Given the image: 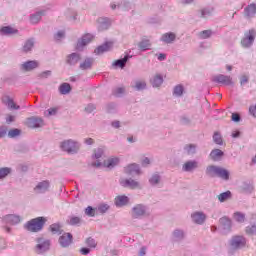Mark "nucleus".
Instances as JSON below:
<instances>
[{"mask_svg":"<svg viewBox=\"0 0 256 256\" xmlns=\"http://www.w3.org/2000/svg\"><path fill=\"white\" fill-rule=\"evenodd\" d=\"M206 175L212 178L218 177L219 179H222V181H229L231 173L229 172V170L221 166L210 165L206 168Z\"/></svg>","mask_w":256,"mask_h":256,"instance_id":"f257e3e1","label":"nucleus"},{"mask_svg":"<svg viewBox=\"0 0 256 256\" xmlns=\"http://www.w3.org/2000/svg\"><path fill=\"white\" fill-rule=\"evenodd\" d=\"M60 149L68 155H77L81 151V142L74 139L63 140L60 143Z\"/></svg>","mask_w":256,"mask_h":256,"instance_id":"f03ea898","label":"nucleus"},{"mask_svg":"<svg viewBox=\"0 0 256 256\" xmlns=\"http://www.w3.org/2000/svg\"><path fill=\"white\" fill-rule=\"evenodd\" d=\"M45 223H47V218L45 217L33 218L24 224V229L30 231V233H39L45 227Z\"/></svg>","mask_w":256,"mask_h":256,"instance_id":"7ed1b4c3","label":"nucleus"},{"mask_svg":"<svg viewBox=\"0 0 256 256\" xmlns=\"http://www.w3.org/2000/svg\"><path fill=\"white\" fill-rule=\"evenodd\" d=\"M256 39V29L251 28L244 32V36L240 41V45L243 49H251L255 43Z\"/></svg>","mask_w":256,"mask_h":256,"instance_id":"20e7f679","label":"nucleus"},{"mask_svg":"<svg viewBox=\"0 0 256 256\" xmlns=\"http://www.w3.org/2000/svg\"><path fill=\"white\" fill-rule=\"evenodd\" d=\"M149 215V207L143 203L135 204L130 210L132 219H143Z\"/></svg>","mask_w":256,"mask_h":256,"instance_id":"39448f33","label":"nucleus"},{"mask_svg":"<svg viewBox=\"0 0 256 256\" xmlns=\"http://www.w3.org/2000/svg\"><path fill=\"white\" fill-rule=\"evenodd\" d=\"M35 246V253L37 255H43V253H47L51 249V240L46 238H37Z\"/></svg>","mask_w":256,"mask_h":256,"instance_id":"423d86ee","label":"nucleus"},{"mask_svg":"<svg viewBox=\"0 0 256 256\" xmlns=\"http://www.w3.org/2000/svg\"><path fill=\"white\" fill-rule=\"evenodd\" d=\"M58 243L62 249H69L73 245V234L64 232L59 238Z\"/></svg>","mask_w":256,"mask_h":256,"instance_id":"0eeeda50","label":"nucleus"},{"mask_svg":"<svg viewBox=\"0 0 256 256\" xmlns=\"http://www.w3.org/2000/svg\"><path fill=\"white\" fill-rule=\"evenodd\" d=\"M49 189H51V181L42 180L34 187V193L37 195H45V193L49 192Z\"/></svg>","mask_w":256,"mask_h":256,"instance_id":"6e6552de","label":"nucleus"},{"mask_svg":"<svg viewBox=\"0 0 256 256\" xmlns=\"http://www.w3.org/2000/svg\"><path fill=\"white\" fill-rule=\"evenodd\" d=\"M103 164V167H107L108 169H113V167H117L119 165V158H109L108 160H105L103 163H101L99 160L96 162H93L94 167H101Z\"/></svg>","mask_w":256,"mask_h":256,"instance_id":"1a4fd4ad","label":"nucleus"},{"mask_svg":"<svg viewBox=\"0 0 256 256\" xmlns=\"http://www.w3.org/2000/svg\"><path fill=\"white\" fill-rule=\"evenodd\" d=\"M213 83H219L220 85L230 86L233 85V78L231 76L218 74L212 77Z\"/></svg>","mask_w":256,"mask_h":256,"instance_id":"9d476101","label":"nucleus"},{"mask_svg":"<svg viewBox=\"0 0 256 256\" xmlns=\"http://www.w3.org/2000/svg\"><path fill=\"white\" fill-rule=\"evenodd\" d=\"M247 240L243 236H233L230 240V247L232 249H241L245 247Z\"/></svg>","mask_w":256,"mask_h":256,"instance_id":"9b49d317","label":"nucleus"},{"mask_svg":"<svg viewBox=\"0 0 256 256\" xmlns=\"http://www.w3.org/2000/svg\"><path fill=\"white\" fill-rule=\"evenodd\" d=\"M93 39H95V35L91 33L83 35L81 39L78 40L76 49H78V51H81V49H83V47H86V45H89V43H91Z\"/></svg>","mask_w":256,"mask_h":256,"instance_id":"f8f14e48","label":"nucleus"},{"mask_svg":"<svg viewBox=\"0 0 256 256\" xmlns=\"http://www.w3.org/2000/svg\"><path fill=\"white\" fill-rule=\"evenodd\" d=\"M120 185H121V187H125V188L132 189V190L141 189V183H139L138 181H136L132 178L121 179Z\"/></svg>","mask_w":256,"mask_h":256,"instance_id":"ddd939ff","label":"nucleus"},{"mask_svg":"<svg viewBox=\"0 0 256 256\" xmlns=\"http://www.w3.org/2000/svg\"><path fill=\"white\" fill-rule=\"evenodd\" d=\"M191 219L196 225H203L207 221V214L201 211H195L191 214Z\"/></svg>","mask_w":256,"mask_h":256,"instance_id":"4468645a","label":"nucleus"},{"mask_svg":"<svg viewBox=\"0 0 256 256\" xmlns=\"http://www.w3.org/2000/svg\"><path fill=\"white\" fill-rule=\"evenodd\" d=\"M26 125L27 127H30V129H39V127H43V125H45V122L42 118L30 117L26 120Z\"/></svg>","mask_w":256,"mask_h":256,"instance_id":"2eb2a0df","label":"nucleus"},{"mask_svg":"<svg viewBox=\"0 0 256 256\" xmlns=\"http://www.w3.org/2000/svg\"><path fill=\"white\" fill-rule=\"evenodd\" d=\"M2 221L6 225H19L21 221V216L17 214H7L2 217Z\"/></svg>","mask_w":256,"mask_h":256,"instance_id":"dca6fc26","label":"nucleus"},{"mask_svg":"<svg viewBox=\"0 0 256 256\" xmlns=\"http://www.w3.org/2000/svg\"><path fill=\"white\" fill-rule=\"evenodd\" d=\"M39 67V62L37 60H28L20 65V71H33Z\"/></svg>","mask_w":256,"mask_h":256,"instance_id":"f3484780","label":"nucleus"},{"mask_svg":"<svg viewBox=\"0 0 256 256\" xmlns=\"http://www.w3.org/2000/svg\"><path fill=\"white\" fill-rule=\"evenodd\" d=\"M186 237L185 230L181 228H176L173 230L171 239L174 243H181Z\"/></svg>","mask_w":256,"mask_h":256,"instance_id":"a211bd4d","label":"nucleus"},{"mask_svg":"<svg viewBox=\"0 0 256 256\" xmlns=\"http://www.w3.org/2000/svg\"><path fill=\"white\" fill-rule=\"evenodd\" d=\"M124 173H126V175H141V166L136 163L129 164L124 168Z\"/></svg>","mask_w":256,"mask_h":256,"instance_id":"6ab92c4d","label":"nucleus"},{"mask_svg":"<svg viewBox=\"0 0 256 256\" xmlns=\"http://www.w3.org/2000/svg\"><path fill=\"white\" fill-rule=\"evenodd\" d=\"M79 61H81V54H79L77 52H73L66 56V63L70 67H75V65H77L79 63Z\"/></svg>","mask_w":256,"mask_h":256,"instance_id":"aec40b11","label":"nucleus"},{"mask_svg":"<svg viewBox=\"0 0 256 256\" xmlns=\"http://www.w3.org/2000/svg\"><path fill=\"white\" fill-rule=\"evenodd\" d=\"M198 167L199 162H197L196 160H189L182 165V171H184L185 173H191L195 171V169H197Z\"/></svg>","mask_w":256,"mask_h":256,"instance_id":"412c9836","label":"nucleus"},{"mask_svg":"<svg viewBox=\"0 0 256 256\" xmlns=\"http://www.w3.org/2000/svg\"><path fill=\"white\" fill-rule=\"evenodd\" d=\"M129 201V198L126 195H119L115 197L114 205L118 209H121V207H127V205H129Z\"/></svg>","mask_w":256,"mask_h":256,"instance_id":"4be33fe9","label":"nucleus"},{"mask_svg":"<svg viewBox=\"0 0 256 256\" xmlns=\"http://www.w3.org/2000/svg\"><path fill=\"white\" fill-rule=\"evenodd\" d=\"M17 33H19V30L12 26H3L0 28V35L2 37H11L13 35H17Z\"/></svg>","mask_w":256,"mask_h":256,"instance_id":"5701e85b","label":"nucleus"},{"mask_svg":"<svg viewBox=\"0 0 256 256\" xmlns=\"http://www.w3.org/2000/svg\"><path fill=\"white\" fill-rule=\"evenodd\" d=\"M219 223L223 233H229L231 231V227H233L231 219L228 217L220 218Z\"/></svg>","mask_w":256,"mask_h":256,"instance_id":"b1692460","label":"nucleus"},{"mask_svg":"<svg viewBox=\"0 0 256 256\" xmlns=\"http://www.w3.org/2000/svg\"><path fill=\"white\" fill-rule=\"evenodd\" d=\"M44 15H47V10L42 9L39 10L37 12H35L34 14L30 15V23L32 25H37V23H39V21H41V17H44Z\"/></svg>","mask_w":256,"mask_h":256,"instance_id":"393cba45","label":"nucleus"},{"mask_svg":"<svg viewBox=\"0 0 256 256\" xmlns=\"http://www.w3.org/2000/svg\"><path fill=\"white\" fill-rule=\"evenodd\" d=\"M131 57L133 56L126 54L123 58L114 61L112 67H115L116 69H125V65H127V61H129Z\"/></svg>","mask_w":256,"mask_h":256,"instance_id":"a878e982","label":"nucleus"},{"mask_svg":"<svg viewBox=\"0 0 256 256\" xmlns=\"http://www.w3.org/2000/svg\"><path fill=\"white\" fill-rule=\"evenodd\" d=\"M2 102L4 103V105H6V107H8V109H10L11 111H17L19 109H21V106L15 104V101H13V99L9 96H6L2 99Z\"/></svg>","mask_w":256,"mask_h":256,"instance_id":"bb28decb","label":"nucleus"},{"mask_svg":"<svg viewBox=\"0 0 256 256\" xmlns=\"http://www.w3.org/2000/svg\"><path fill=\"white\" fill-rule=\"evenodd\" d=\"M256 15V4L252 3L249 4L248 6H246L244 8V16L246 17V19H253V17H255Z\"/></svg>","mask_w":256,"mask_h":256,"instance_id":"cd10ccee","label":"nucleus"},{"mask_svg":"<svg viewBox=\"0 0 256 256\" xmlns=\"http://www.w3.org/2000/svg\"><path fill=\"white\" fill-rule=\"evenodd\" d=\"M176 39L177 35L175 33L167 32L161 36L160 41H162V43H166V45H171V43H173Z\"/></svg>","mask_w":256,"mask_h":256,"instance_id":"c85d7f7f","label":"nucleus"},{"mask_svg":"<svg viewBox=\"0 0 256 256\" xmlns=\"http://www.w3.org/2000/svg\"><path fill=\"white\" fill-rule=\"evenodd\" d=\"M111 47H113V43L111 42H105L104 44L98 46L94 53L96 55H102V53H107V51H111Z\"/></svg>","mask_w":256,"mask_h":256,"instance_id":"c756f323","label":"nucleus"},{"mask_svg":"<svg viewBox=\"0 0 256 256\" xmlns=\"http://www.w3.org/2000/svg\"><path fill=\"white\" fill-rule=\"evenodd\" d=\"M111 27V20L109 18H99L98 19V30L99 31H106V29H109Z\"/></svg>","mask_w":256,"mask_h":256,"instance_id":"7c9ffc66","label":"nucleus"},{"mask_svg":"<svg viewBox=\"0 0 256 256\" xmlns=\"http://www.w3.org/2000/svg\"><path fill=\"white\" fill-rule=\"evenodd\" d=\"M33 47H35V38H30L24 42L22 51L24 53H31L33 51Z\"/></svg>","mask_w":256,"mask_h":256,"instance_id":"2f4dec72","label":"nucleus"},{"mask_svg":"<svg viewBox=\"0 0 256 256\" xmlns=\"http://www.w3.org/2000/svg\"><path fill=\"white\" fill-rule=\"evenodd\" d=\"M214 11L215 9L213 7L207 6L199 11V15L202 19H207L208 17H211L213 15Z\"/></svg>","mask_w":256,"mask_h":256,"instance_id":"473e14b6","label":"nucleus"},{"mask_svg":"<svg viewBox=\"0 0 256 256\" xmlns=\"http://www.w3.org/2000/svg\"><path fill=\"white\" fill-rule=\"evenodd\" d=\"M172 95L173 97H177V98H180L183 95H185V86L183 84H178L174 86L172 90Z\"/></svg>","mask_w":256,"mask_h":256,"instance_id":"72a5a7b5","label":"nucleus"},{"mask_svg":"<svg viewBox=\"0 0 256 256\" xmlns=\"http://www.w3.org/2000/svg\"><path fill=\"white\" fill-rule=\"evenodd\" d=\"M151 47H152V44H151V40L149 39H142L138 43V49L139 51H142V52L151 50Z\"/></svg>","mask_w":256,"mask_h":256,"instance_id":"f704fd0d","label":"nucleus"},{"mask_svg":"<svg viewBox=\"0 0 256 256\" xmlns=\"http://www.w3.org/2000/svg\"><path fill=\"white\" fill-rule=\"evenodd\" d=\"M163 81H164V80H163V75H161V74H156V75H154V76L151 78L150 83H151L152 87L158 88V87H160V86L163 85Z\"/></svg>","mask_w":256,"mask_h":256,"instance_id":"c9c22d12","label":"nucleus"},{"mask_svg":"<svg viewBox=\"0 0 256 256\" xmlns=\"http://www.w3.org/2000/svg\"><path fill=\"white\" fill-rule=\"evenodd\" d=\"M67 223L72 227H79L83 223V220L79 216L71 215L68 217Z\"/></svg>","mask_w":256,"mask_h":256,"instance_id":"e433bc0d","label":"nucleus"},{"mask_svg":"<svg viewBox=\"0 0 256 256\" xmlns=\"http://www.w3.org/2000/svg\"><path fill=\"white\" fill-rule=\"evenodd\" d=\"M94 61L95 60L93 58H86L83 62L80 63L79 68L81 71H87V69H91V67H93Z\"/></svg>","mask_w":256,"mask_h":256,"instance_id":"4c0bfd02","label":"nucleus"},{"mask_svg":"<svg viewBox=\"0 0 256 256\" xmlns=\"http://www.w3.org/2000/svg\"><path fill=\"white\" fill-rule=\"evenodd\" d=\"M148 183L152 187H157L161 183V175L159 173H154L151 175V177L148 179Z\"/></svg>","mask_w":256,"mask_h":256,"instance_id":"58836bf2","label":"nucleus"},{"mask_svg":"<svg viewBox=\"0 0 256 256\" xmlns=\"http://www.w3.org/2000/svg\"><path fill=\"white\" fill-rule=\"evenodd\" d=\"M132 89H135V91H145L147 89V82L145 80H136L132 85Z\"/></svg>","mask_w":256,"mask_h":256,"instance_id":"ea45409f","label":"nucleus"},{"mask_svg":"<svg viewBox=\"0 0 256 256\" xmlns=\"http://www.w3.org/2000/svg\"><path fill=\"white\" fill-rule=\"evenodd\" d=\"M225 153L220 149H214L210 152V159L212 161H221V157H223Z\"/></svg>","mask_w":256,"mask_h":256,"instance_id":"a19ab883","label":"nucleus"},{"mask_svg":"<svg viewBox=\"0 0 256 256\" xmlns=\"http://www.w3.org/2000/svg\"><path fill=\"white\" fill-rule=\"evenodd\" d=\"M11 173H13V169L11 167H0V181L7 179Z\"/></svg>","mask_w":256,"mask_h":256,"instance_id":"79ce46f5","label":"nucleus"},{"mask_svg":"<svg viewBox=\"0 0 256 256\" xmlns=\"http://www.w3.org/2000/svg\"><path fill=\"white\" fill-rule=\"evenodd\" d=\"M59 93L61 95H69V93H71V84L70 83H62L59 87Z\"/></svg>","mask_w":256,"mask_h":256,"instance_id":"37998d69","label":"nucleus"},{"mask_svg":"<svg viewBox=\"0 0 256 256\" xmlns=\"http://www.w3.org/2000/svg\"><path fill=\"white\" fill-rule=\"evenodd\" d=\"M184 151L187 155H195V153H197V144H186Z\"/></svg>","mask_w":256,"mask_h":256,"instance_id":"c03bdc74","label":"nucleus"},{"mask_svg":"<svg viewBox=\"0 0 256 256\" xmlns=\"http://www.w3.org/2000/svg\"><path fill=\"white\" fill-rule=\"evenodd\" d=\"M49 229L52 235H61V233H63V230L61 229V224L59 223L51 224Z\"/></svg>","mask_w":256,"mask_h":256,"instance_id":"a18cd8bd","label":"nucleus"},{"mask_svg":"<svg viewBox=\"0 0 256 256\" xmlns=\"http://www.w3.org/2000/svg\"><path fill=\"white\" fill-rule=\"evenodd\" d=\"M228 199H231V191H226L218 195V201L220 203H225Z\"/></svg>","mask_w":256,"mask_h":256,"instance_id":"49530a36","label":"nucleus"},{"mask_svg":"<svg viewBox=\"0 0 256 256\" xmlns=\"http://www.w3.org/2000/svg\"><path fill=\"white\" fill-rule=\"evenodd\" d=\"M213 36V30H204L198 33L199 39H209Z\"/></svg>","mask_w":256,"mask_h":256,"instance_id":"de8ad7c7","label":"nucleus"},{"mask_svg":"<svg viewBox=\"0 0 256 256\" xmlns=\"http://www.w3.org/2000/svg\"><path fill=\"white\" fill-rule=\"evenodd\" d=\"M109 209H111V206H109V204H107V203H102L97 207V211L101 215H105V213H107V211H109Z\"/></svg>","mask_w":256,"mask_h":256,"instance_id":"09e8293b","label":"nucleus"},{"mask_svg":"<svg viewBox=\"0 0 256 256\" xmlns=\"http://www.w3.org/2000/svg\"><path fill=\"white\" fill-rule=\"evenodd\" d=\"M212 139L216 145H223V136H221V133L214 132Z\"/></svg>","mask_w":256,"mask_h":256,"instance_id":"8fccbe9b","label":"nucleus"},{"mask_svg":"<svg viewBox=\"0 0 256 256\" xmlns=\"http://www.w3.org/2000/svg\"><path fill=\"white\" fill-rule=\"evenodd\" d=\"M65 16L67 19H73L75 21V19H77V12L74 9L68 8L65 11Z\"/></svg>","mask_w":256,"mask_h":256,"instance_id":"3c124183","label":"nucleus"},{"mask_svg":"<svg viewBox=\"0 0 256 256\" xmlns=\"http://www.w3.org/2000/svg\"><path fill=\"white\" fill-rule=\"evenodd\" d=\"M120 9H122L123 11H131V9H133V4H131V2L129 1H122L120 3Z\"/></svg>","mask_w":256,"mask_h":256,"instance_id":"603ef678","label":"nucleus"},{"mask_svg":"<svg viewBox=\"0 0 256 256\" xmlns=\"http://www.w3.org/2000/svg\"><path fill=\"white\" fill-rule=\"evenodd\" d=\"M85 244L87 247H90V249H95L97 247V241L93 237H88L85 241Z\"/></svg>","mask_w":256,"mask_h":256,"instance_id":"864d4df0","label":"nucleus"},{"mask_svg":"<svg viewBox=\"0 0 256 256\" xmlns=\"http://www.w3.org/2000/svg\"><path fill=\"white\" fill-rule=\"evenodd\" d=\"M234 219L237 221V223H245V214L241 212H235Z\"/></svg>","mask_w":256,"mask_h":256,"instance_id":"5fc2aeb1","label":"nucleus"},{"mask_svg":"<svg viewBox=\"0 0 256 256\" xmlns=\"http://www.w3.org/2000/svg\"><path fill=\"white\" fill-rule=\"evenodd\" d=\"M113 95H115V97H123V95H125V87H118L114 89Z\"/></svg>","mask_w":256,"mask_h":256,"instance_id":"6e6d98bb","label":"nucleus"},{"mask_svg":"<svg viewBox=\"0 0 256 256\" xmlns=\"http://www.w3.org/2000/svg\"><path fill=\"white\" fill-rule=\"evenodd\" d=\"M19 135H21V130L17 128L9 130L8 132V137H10V139H14V137H19Z\"/></svg>","mask_w":256,"mask_h":256,"instance_id":"4d7b16f0","label":"nucleus"},{"mask_svg":"<svg viewBox=\"0 0 256 256\" xmlns=\"http://www.w3.org/2000/svg\"><path fill=\"white\" fill-rule=\"evenodd\" d=\"M247 235H256V224H250L246 227Z\"/></svg>","mask_w":256,"mask_h":256,"instance_id":"13d9d810","label":"nucleus"},{"mask_svg":"<svg viewBox=\"0 0 256 256\" xmlns=\"http://www.w3.org/2000/svg\"><path fill=\"white\" fill-rule=\"evenodd\" d=\"M55 41H61L65 39V30H59L57 33L54 34Z\"/></svg>","mask_w":256,"mask_h":256,"instance_id":"bf43d9fd","label":"nucleus"},{"mask_svg":"<svg viewBox=\"0 0 256 256\" xmlns=\"http://www.w3.org/2000/svg\"><path fill=\"white\" fill-rule=\"evenodd\" d=\"M85 215H87V217H95V208H93L92 206H88L85 210H84Z\"/></svg>","mask_w":256,"mask_h":256,"instance_id":"052dcab7","label":"nucleus"},{"mask_svg":"<svg viewBox=\"0 0 256 256\" xmlns=\"http://www.w3.org/2000/svg\"><path fill=\"white\" fill-rule=\"evenodd\" d=\"M51 75H52L51 70H46V71L41 72L38 75V77H39V79H49V77H51Z\"/></svg>","mask_w":256,"mask_h":256,"instance_id":"680f3d73","label":"nucleus"},{"mask_svg":"<svg viewBox=\"0 0 256 256\" xmlns=\"http://www.w3.org/2000/svg\"><path fill=\"white\" fill-rule=\"evenodd\" d=\"M103 148H97L95 151H94V159H101L103 157Z\"/></svg>","mask_w":256,"mask_h":256,"instance_id":"e2e57ef3","label":"nucleus"},{"mask_svg":"<svg viewBox=\"0 0 256 256\" xmlns=\"http://www.w3.org/2000/svg\"><path fill=\"white\" fill-rule=\"evenodd\" d=\"M97 109V107L95 106V104H88L86 107H85V111L86 113H93L95 110Z\"/></svg>","mask_w":256,"mask_h":256,"instance_id":"0e129e2a","label":"nucleus"},{"mask_svg":"<svg viewBox=\"0 0 256 256\" xmlns=\"http://www.w3.org/2000/svg\"><path fill=\"white\" fill-rule=\"evenodd\" d=\"M56 114H57V109L55 108H50L44 113L45 117H51V115H56Z\"/></svg>","mask_w":256,"mask_h":256,"instance_id":"69168bd1","label":"nucleus"},{"mask_svg":"<svg viewBox=\"0 0 256 256\" xmlns=\"http://www.w3.org/2000/svg\"><path fill=\"white\" fill-rule=\"evenodd\" d=\"M247 83H249V76H247V75L241 76V78H240L241 87H243V85H247Z\"/></svg>","mask_w":256,"mask_h":256,"instance_id":"338daca9","label":"nucleus"},{"mask_svg":"<svg viewBox=\"0 0 256 256\" xmlns=\"http://www.w3.org/2000/svg\"><path fill=\"white\" fill-rule=\"evenodd\" d=\"M249 113L252 115V117L256 118V104L249 107Z\"/></svg>","mask_w":256,"mask_h":256,"instance_id":"774afa93","label":"nucleus"}]
</instances>
